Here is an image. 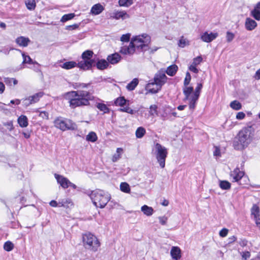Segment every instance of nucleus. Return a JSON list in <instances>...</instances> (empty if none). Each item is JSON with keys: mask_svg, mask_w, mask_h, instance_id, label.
Listing matches in <instances>:
<instances>
[{"mask_svg": "<svg viewBox=\"0 0 260 260\" xmlns=\"http://www.w3.org/2000/svg\"><path fill=\"white\" fill-rule=\"evenodd\" d=\"M151 40V37L146 33L133 36L129 45L122 47L120 52L127 55L134 53L136 49L141 51H146L148 49Z\"/></svg>", "mask_w": 260, "mask_h": 260, "instance_id": "nucleus-1", "label": "nucleus"}, {"mask_svg": "<svg viewBox=\"0 0 260 260\" xmlns=\"http://www.w3.org/2000/svg\"><path fill=\"white\" fill-rule=\"evenodd\" d=\"M255 129L252 126L243 127L239 131L233 142V146L236 150H242L252 142Z\"/></svg>", "mask_w": 260, "mask_h": 260, "instance_id": "nucleus-2", "label": "nucleus"}, {"mask_svg": "<svg viewBox=\"0 0 260 260\" xmlns=\"http://www.w3.org/2000/svg\"><path fill=\"white\" fill-rule=\"evenodd\" d=\"M70 106L72 108L88 106L90 101L94 99L92 94L87 91L79 90L69 92Z\"/></svg>", "mask_w": 260, "mask_h": 260, "instance_id": "nucleus-3", "label": "nucleus"}, {"mask_svg": "<svg viewBox=\"0 0 260 260\" xmlns=\"http://www.w3.org/2000/svg\"><path fill=\"white\" fill-rule=\"evenodd\" d=\"M90 198L96 207L103 208L107 204L111 197L107 192L101 190H96L91 192Z\"/></svg>", "mask_w": 260, "mask_h": 260, "instance_id": "nucleus-4", "label": "nucleus"}, {"mask_svg": "<svg viewBox=\"0 0 260 260\" xmlns=\"http://www.w3.org/2000/svg\"><path fill=\"white\" fill-rule=\"evenodd\" d=\"M82 242L85 249L94 252L98 251L101 245L97 237L90 233L83 234Z\"/></svg>", "mask_w": 260, "mask_h": 260, "instance_id": "nucleus-5", "label": "nucleus"}, {"mask_svg": "<svg viewBox=\"0 0 260 260\" xmlns=\"http://www.w3.org/2000/svg\"><path fill=\"white\" fill-rule=\"evenodd\" d=\"M167 80V77L165 74V70L160 69L154 75L153 81L154 84H156L155 89L150 88L152 84H147L146 86V90L148 92L151 93H156L159 91L163 85H164Z\"/></svg>", "mask_w": 260, "mask_h": 260, "instance_id": "nucleus-6", "label": "nucleus"}, {"mask_svg": "<svg viewBox=\"0 0 260 260\" xmlns=\"http://www.w3.org/2000/svg\"><path fill=\"white\" fill-rule=\"evenodd\" d=\"M152 151L160 167L164 168L165 167L166 159L168 155L167 149L157 143L155 144Z\"/></svg>", "mask_w": 260, "mask_h": 260, "instance_id": "nucleus-7", "label": "nucleus"}, {"mask_svg": "<svg viewBox=\"0 0 260 260\" xmlns=\"http://www.w3.org/2000/svg\"><path fill=\"white\" fill-rule=\"evenodd\" d=\"M183 93L185 95V100L189 101V108L190 110H193L196 107V105L198 99H194L193 94L194 92L193 91V87H183Z\"/></svg>", "mask_w": 260, "mask_h": 260, "instance_id": "nucleus-8", "label": "nucleus"}, {"mask_svg": "<svg viewBox=\"0 0 260 260\" xmlns=\"http://www.w3.org/2000/svg\"><path fill=\"white\" fill-rule=\"evenodd\" d=\"M109 18L116 20L124 21L130 18V15L124 10H115L109 14Z\"/></svg>", "mask_w": 260, "mask_h": 260, "instance_id": "nucleus-9", "label": "nucleus"}, {"mask_svg": "<svg viewBox=\"0 0 260 260\" xmlns=\"http://www.w3.org/2000/svg\"><path fill=\"white\" fill-rule=\"evenodd\" d=\"M218 36V33L217 32L205 31L201 35V39L202 41L206 43H210L215 40Z\"/></svg>", "mask_w": 260, "mask_h": 260, "instance_id": "nucleus-10", "label": "nucleus"}, {"mask_svg": "<svg viewBox=\"0 0 260 260\" xmlns=\"http://www.w3.org/2000/svg\"><path fill=\"white\" fill-rule=\"evenodd\" d=\"M230 177L233 182H239L244 175V172L237 168L230 173Z\"/></svg>", "mask_w": 260, "mask_h": 260, "instance_id": "nucleus-11", "label": "nucleus"}, {"mask_svg": "<svg viewBox=\"0 0 260 260\" xmlns=\"http://www.w3.org/2000/svg\"><path fill=\"white\" fill-rule=\"evenodd\" d=\"M203 60V58L201 56H197L193 59L191 64L189 67V70L193 73H198L199 70L196 67L200 64Z\"/></svg>", "mask_w": 260, "mask_h": 260, "instance_id": "nucleus-12", "label": "nucleus"}, {"mask_svg": "<svg viewBox=\"0 0 260 260\" xmlns=\"http://www.w3.org/2000/svg\"><path fill=\"white\" fill-rule=\"evenodd\" d=\"M94 63V61L93 59H83L79 62L78 66L80 69L86 70L91 68Z\"/></svg>", "mask_w": 260, "mask_h": 260, "instance_id": "nucleus-13", "label": "nucleus"}, {"mask_svg": "<svg viewBox=\"0 0 260 260\" xmlns=\"http://www.w3.org/2000/svg\"><path fill=\"white\" fill-rule=\"evenodd\" d=\"M257 25L256 22L250 18H247L245 22V28L249 31L254 29Z\"/></svg>", "mask_w": 260, "mask_h": 260, "instance_id": "nucleus-14", "label": "nucleus"}, {"mask_svg": "<svg viewBox=\"0 0 260 260\" xmlns=\"http://www.w3.org/2000/svg\"><path fill=\"white\" fill-rule=\"evenodd\" d=\"M250 15L255 20H260V1L255 5L253 9L250 12Z\"/></svg>", "mask_w": 260, "mask_h": 260, "instance_id": "nucleus-15", "label": "nucleus"}, {"mask_svg": "<svg viewBox=\"0 0 260 260\" xmlns=\"http://www.w3.org/2000/svg\"><path fill=\"white\" fill-rule=\"evenodd\" d=\"M16 43L19 46L25 47L28 46L30 41L28 38H26L23 36L18 37L16 39Z\"/></svg>", "mask_w": 260, "mask_h": 260, "instance_id": "nucleus-16", "label": "nucleus"}, {"mask_svg": "<svg viewBox=\"0 0 260 260\" xmlns=\"http://www.w3.org/2000/svg\"><path fill=\"white\" fill-rule=\"evenodd\" d=\"M171 255L175 260H178L180 258L181 255V250L178 247L173 246L171 250Z\"/></svg>", "mask_w": 260, "mask_h": 260, "instance_id": "nucleus-17", "label": "nucleus"}, {"mask_svg": "<svg viewBox=\"0 0 260 260\" xmlns=\"http://www.w3.org/2000/svg\"><path fill=\"white\" fill-rule=\"evenodd\" d=\"M104 10V7L101 4H97L93 5L90 10L92 15H96L101 13Z\"/></svg>", "mask_w": 260, "mask_h": 260, "instance_id": "nucleus-18", "label": "nucleus"}, {"mask_svg": "<svg viewBox=\"0 0 260 260\" xmlns=\"http://www.w3.org/2000/svg\"><path fill=\"white\" fill-rule=\"evenodd\" d=\"M107 59L109 63L114 64L120 60L121 56L118 53H116L109 55Z\"/></svg>", "mask_w": 260, "mask_h": 260, "instance_id": "nucleus-19", "label": "nucleus"}, {"mask_svg": "<svg viewBox=\"0 0 260 260\" xmlns=\"http://www.w3.org/2000/svg\"><path fill=\"white\" fill-rule=\"evenodd\" d=\"M18 123L21 127H26L28 124V119L26 116L22 115L17 119Z\"/></svg>", "mask_w": 260, "mask_h": 260, "instance_id": "nucleus-20", "label": "nucleus"}, {"mask_svg": "<svg viewBox=\"0 0 260 260\" xmlns=\"http://www.w3.org/2000/svg\"><path fill=\"white\" fill-rule=\"evenodd\" d=\"M42 92H39L35 94L32 96H30L28 97V100H29V103H27V105H31L32 104L35 103L39 101L40 98L43 96Z\"/></svg>", "mask_w": 260, "mask_h": 260, "instance_id": "nucleus-21", "label": "nucleus"}, {"mask_svg": "<svg viewBox=\"0 0 260 260\" xmlns=\"http://www.w3.org/2000/svg\"><path fill=\"white\" fill-rule=\"evenodd\" d=\"M56 127L64 131L65 129V121L63 118H57L54 121Z\"/></svg>", "mask_w": 260, "mask_h": 260, "instance_id": "nucleus-22", "label": "nucleus"}, {"mask_svg": "<svg viewBox=\"0 0 260 260\" xmlns=\"http://www.w3.org/2000/svg\"><path fill=\"white\" fill-rule=\"evenodd\" d=\"M141 211L143 213L147 216H151L154 212L153 209L149 207L147 205H144L141 207Z\"/></svg>", "mask_w": 260, "mask_h": 260, "instance_id": "nucleus-23", "label": "nucleus"}, {"mask_svg": "<svg viewBox=\"0 0 260 260\" xmlns=\"http://www.w3.org/2000/svg\"><path fill=\"white\" fill-rule=\"evenodd\" d=\"M177 69L178 67L176 65H171L165 71V74L167 73L168 75L173 76L176 74Z\"/></svg>", "mask_w": 260, "mask_h": 260, "instance_id": "nucleus-24", "label": "nucleus"}, {"mask_svg": "<svg viewBox=\"0 0 260 260\" xmlns=\"http://www.w3.org/2000/svg\"><path fill=\"white\" fill-rule=\"evenodd\" d=\"M139 83L137 78H134L130 83L126 85V89L129 91L133 90Z\"/></svg>", "mask_w": 260, "mask_h": 260, "instance_id": "nucleus-25", "label": "nucleus"}, {"mask_svg": "<svg viewBox=\"0 0 260 260\" xmlns=\"http://www.w3.org/2000/svg\"><path fill=\"white\" fill-rule=\"evenodd\" d=\"M188 45H189V41L184 36H181L178 41V46L180 48H184Z\"/></svg>", "mask_w": 260, "mask_h": 260, "instance_id": "nucleus-26", "label": "nucleus"}, {"mask_svg": "<svg viewBox=\"0 0 260 260\" xmlns=\"http://www.w3.org/2000/svg\"><path fill=\"white\" fill-rule=\"evenodd\" d=\"M123 149L122 148H117L116 149V153L114 154L112 158L113 162H116L121 158V155L123 153Z\"/></svg>", "mask_w": 260, "mask_h": 260, "instance_id": "nucleus-27", "label": "nucleus"}, {"mask_svg": "<svg viewBox=\"0 0 260 260\" xmlns=\"http://www.w3.org/2000/svg\"><path fill=\"white\" fill-rule=\"evenodd\" d=\"M109 65V62L105 59H101L96 63L97 68L99 70H104L106 69Z\"/></svg>", "mask_w": 260, "mask_h": 260, "instance_id": "nucleus-28", "label": "nucleus"}, {"mask_svg": "<svg viewBox=\"0 0 260 260\" xmlns=\"http://www.w3.org/2000/svg\"><path fill=\"white\" fill-rule=\"evenodd\" d=\"M202 87L203 84L202 83H198L197 84V86L195 88L194 91H193L194 92V94H193L194 99H199Z\"/></svg>", "mask_w": 260, "mask_h": 260, "instance_id": "nucleus-29", "label": "nucleus"}, {"mask_svg": "<svg viewBox=\"0 0 260 260\" xmlns=\"http://www.w3.org/2000/svg\"><path fill=\"white\" fill-rule=\"evenodd\" d=\"M98 139V137L96 134L93 132H90L89 134L86 136V140L87 141L94 142Z\"/></svg>", "mask_w": 260, "mask_h": 260, "instance_id": "nucleus-30", "label": "nucleus"}, {"mask_svg": "<svg viewBox=\"0 0 260 260\" xmlns=\"http://www.w3.org/2000/svg\"><path fill=\"white\" fill-rule=\"evenodd\" d=\"M230 106L232 109L235 110H239L242 109L241 104L237 100L232 101Z\"/></svg>", "mask_w": 260, "mask_h": 260, "instance_id": "nucleus-31", "label": "nucleus"}, {"mask_svg": "<svg viewBox=\"0 0 260 260\" xmlns=\"http://www.w3.org/2000/svg\"><path fill=\"white\" fill-rule=\"evenodd\" d=\"M22 56L23 57V61L22 64L24 66L25 64H33L34 62L31 59L29 56L26 55L24 53L22 52Z\"/></svg>", "mask_w": 260, "mask_h": 260, "instance_id": "nucleus-32", "label": "nucleus"}, {"mask_svg": "<svg viewBox=\"0 0 260 260\" xmlns=\"http://www.w3.org/2000/svg\"><path fill=\"white\" fill-rule=\"evenodd\" d=\"M96 108L100 110L101 111L103 112L104 113H109V109L107 107V106L103 103H97L96 105Z\"/></svg>", "mask_w": 260, "mask_h": 260, "instance_id": "nucleus-33", "label": "nucleus"}, {"mask_svg": "<svg viewBox=\"0 0 260 260\" xmlns=\"http://www.w3.org/2000/svg\"><path fill=\"white\" fill-rule=\"evenodd\" d=\"M251 215L254 216V218L259 216V208L256 204L253 205L251 209Z\"/></svg>", "mask_w": 260, "mask_h": 260, "instance_id": "nucleus-34", "label": "nucleus"}, {"mask_svg": "<svg viewBox=\"0 0 260 260\" xmlns=\"http://www.w3.org/2000/svg\"><path fill=\"white\" fill-rule=\"evenodd\" d=\"M120 189L121 191L125 193H129L131 189L129 185L126 182H122L120 185Z\"/></svg>", "mask_w": 260, "mask_h": 260, "instance_id": "nucleus-35", "label": "nucleus"}, {"mask_svg": "<svg viewBox=\"0 0 260 260\" xmlns=\"http://www.w3.org/2000/svg\"><path fill=\"white\" fill-rule=\"evenodd\" d=\"M118 4L120 7H128L133 4V0H119Z\"/></svg>", "mask_w": 260, "mask_h": 260, "instance_id": "nucleus-36", "label": "nucleus"}, {"mask_svg": "<svg viewBox=\"0 0 260 260\" xmlns=\"http://www.w3.org/2000/svg\"><path fill=\"white\" fill-rule=\"evenodd\" d=\"M231 183L225 180L220 181L219 186L222 189L228 190L231 188Z\"/></svg>", "mask_w": 260, "mask_h": 260, "instance_id": "nucleus-37", "label": "nucleus"}, {"mask_svg": "<svg viewBox=\"0 0 260 260\" xmlns=\"http://www.w3.org/2000/svg\"><path fill=\"white\" fill-rule=\"evenodd\" d=\"M93 52L90 50H86L82 54L83 59H92L91 58L93 56Z\"/></svg>", "mask_w": 260, "mask_h": 260, "instance_id": "nucleus-38", "label": "nucleus"}, {"mask_svg": "<svg viewBox=\"0 0 260 260\" xmlns=\"http://www.w3.org/2000/svg\"><path fill=\"white\" fill-rule=\"evenodd\" d=\"M145 133L146 131L144 128L139 127L136 130V136L138 138H141L145 135Z\"/></svg>", "mask_w": 260, "mask_h": 260, "instance_id": "nucleus-39", "label": "nucleus"}, {"mask_svg": "<svg viewBox=\"0 0 260 260\" xmlns=\"http://www.w3.org/2000/svg\"><path fill=\"white\" fill-rule=\"evenodd\" d=\"M25 4L27 8L30 10L35 9L36 7L35 0H26Z\"/></svg>", "mask_w": 260, "mask_h": 260, "instance_id": "nucleus-40", "label": "nucleus"}, {"mask_svg": "<svg viewBox=\"0 0 260 260\" xmlns=\"http://www.w3.org/2000/svg\"><path fill=\"white\" fill-rule=\"evenodd\" d=\"M191 80V76L189 72H187L186 73L185 77L184 80L183 84L184 87H189L190 86H188V85L190 83Z\"/></svg>", "mask_w": 260, "mask_h": 260, "instance_id": "nucleus-41", "label": "nucleus"}, {"mask_svg": "<svg viewBox=\"0 0 260 260\" xmlns=\"http://www.w3.org/2000/svg\"><path fill=\"white\" fill-rule=\"evenodd\" d=\"M149 114L151 116H154L157 115V106L156 105H151L149 107Z\"/></svg>", "mask_w": 260, "mask_h": 260, "instance_id": "nucleus-42", "label": "nucleus"}, {"mask_svg": "<svg viewBox=\"0 0 260 260\" xmlns=\"http://www.w3.org/2000/svg\"><path fill=\"white\" fill-rule=\"evenodd\" d=\"M55 177L57 182L64 188L65 187V179L62 176L57 174H55Z\"/></svg>", "mask_w": 260, "mask_h": 260, "instance_id": "nucleus-43", "label": "nucleus"}, {"mask_svg": "<svg viewBox=\"0 0 260 260\" xmlns=\"http://www.w3.org/2000/svg\"><path fill=\"white\" fill-rule=\"evenodd\" d=\"M126 100L124 97H119L115 101V104L116 106H123L126 103Z\"/></svg>", "mask_w": 260, "mask_h": 260, "instance_id": "nucleus-44", "label": "nucleus"}, {"mask_svg": "<svg viewBox=\"0 0 260 260\" xmlns=\"http://www.w3.org/2000/svg\"><path fill=\"white\" fill-rule=\"evenodd\" d=\"M14 248V244L10 241L6 242L4 245V248L7 251H11Z\"/></svg>", "mask_w": 260, "mask_h": 260, "instance_id": "nucleus-45", "label": "nucleus"}, {"mask_svg": "<svg viewBox=\"0 0 260 260\" xmlns=\"http://www.w3.org/2000/svg\"><path fill=\"white\" fill-rule=\"evenodd\" d=\"M76 127V124L71 120H66V129H74Z\"/></svg>", "mask_w": 260, "mask_h": 260, "instance_id": "nucleus-46", "label": "nucleus"}, {"mask_svg": "<svg viewBox=\"0 0 260 260\" xmlns=\"http://www.w3.org/2000/svg\"><path fill=\"white\" fill-rule=\"evenodd\" d=\"M69 188V191L72 190L74 192L76 188V186L66 179V188Z\"/></svg>", "mask_w": 260, "mask_h": 260, "instance_id": "nucleus-47", "label": "nucleus"}, {"mask_svg": "<svg viewBox=\"0 0 260 260\" xmlns=\"http://www.w3.org/2000/svg\"><path fill=\"white\" fill-rule=\"evenodd\" d=\"M235 38V35L231 31H227L226 33V41L229 43L232 42Z\"/></svg>", "mask_w": 260, "mask_h": 260, "instance_id": "nucleus-48", "label": "nucleus"}, {"mask_svg": "<svg viewBox=\"0 0 260 260\" xmlns=\"http://www.w3.org/2000/svg\"><path fill=\"white\" fill-rule=\"evenodd\" d=\"M131 35L130 33H127L122 35L120 38V41L124 42H127L129 41Z\"/></svg>", "mask_w": 260, "mask_h": 260, "instance_id": "nucleus-49", "label": "nucleus"}, {"mask_svg": "<svg viewBox=\"0 0 260 260\" xmlns=\"http://www.w3.org/2000/svg\"><path fill=\"white\" fill-rule=\"evenodd\" d=\"M80 24V23L74 24L73 25H67V26H66V30H72L78 29L79 27Z\"/></svg>", "mask_w": 260, "mask_h": 260, "instance_id": "nucleus-50", "label": "nucleus"}, {"mask_svg": "<svg viewBox=\"0 0 260 260\" xmlns=\"http://www.w3.org/2000/svg\"><path fill=\"white\" fill-rule=\"evenodd\" d=\"M77 63L75 61H68L66 62V70L67 69H71L75 67H76Z\"/></svg>", "mask_w": 260, "mask_h": 260, "instance_id": "nucleus-51", "label": "nucleus"}, {"mask_svg": "<svg viewBox=\"0 0 260 260\" xmlns=\"http://www.w3.org/2000/svg\"><path fill=\"white\" fill-rule=\"evenodd\" d=\"M120 111L122 112H126L131 114H133L134 113V111L128 107L121 108L120 109Z\"/></svg>", "mask_w": 260, "mask_h": 260, "instance_id": "nucleus-52", "label": "nucleus"}, {"mask_svg": "<svg viewBox=\"0 0 260 260\" xmlns=\"http://www.w3.org/2000/svg\"><path fill=\"white\" fill-rule=\"evenodd\" d=\"M242 260H247L250 256V253L249 251H244L241 253Z\"/></svg>", "mask_w": 260, "mask_h": 260, "instance_id": "nucleus-53", "label": "nucleus"}, {"mask_svg": "<svg viewBox=\"0 0 260 260\" xmlns=\"http://www.w3.org/2000/svg\"><path fill=\"white\" fill-rule=\"evenodd\" d=\"M229 230L227 229L224 228L222 229L220 232H219V235L221 237H225L227 236L228 234Z\"/></svg>", "mask_w": 260, "mask_h": 260, "instance_id": "nucleus-54", "label": "nucleus"}, {"mask_svg": "<svg viewBox=\"0 0 260 260\" xmlns=\"http://www.w3.org/2000/svg\"><path fill=\"white\" fill-rule=\"evenodd\" d=\"M159 221L162 225H165L167 223L168 218L165 216L158 217Z\"/></svg>", "mask_w": 260, "mask_h": 260, "instance_id": "nucleus-55", "label": "nucleus"}, {"mask_svg": "<svg viewBox=\"0 0 260 260\" xmlns=\"http://www.w3.org/2000/svg\"><path fill=\"white\" fill-rule=\"evenodd\" d=\"M4 125L6 126L10 131H12L14 128L12 121L7 122L4 123Z\"/></svg>", "mask_w": 260, "mask_h": 260, "instance_id": "nucleus-56", "label": "nucleus"}, {"mask_svg": "<svg viewBox=\"0 0 260 260\" xmlns=\"http://www.w3.org/2000/svg\"><path fill=\"white\" fill-rule=\"evenodd\" d=\"M245 117V114L243 112H239L236 115V118L238 120H242Z\"/></svg>", "mask_w": 260, "mask_h": 260, "instance_id": "nucleus-57", "label": "nucleus"}, {"mask_svg": "<svg viewBox=\"0 0 260 260\" xmlns=\"http://www.w3.org/2000/svg\"><path fill=\"white\" fill-rule=\"evenodd\" d=\"M213 154L214 156H220V149L218 147H217V146L215 147V150L213 152Z\"/></svg>", "mask_w": 260, "mask_h": 260, "instance_id": "nucleus-58", "label": "nucleus"}, {"mask_svg": "<svg viewBox=\"0 0 260 260\" xmlns=\"http://www.w3.org/2000/svg\"><path fill=\"white\" fill-rule=\"evenodd\" d=\"M50 205L52 207H56L57 206H63V204H61V203H59L58 204L57 203V202L55 201H51L50 202Z\"/></svg>", "mask_w": 260, "mask_h": 260, "instance_id": "nucleus-59", "label": "nucleus"}, {"mask_svg": "<svg viewBox=\"0 0 260 260\" xmlns=\"http://www.w3.org/2000/svg\"><path fill=\"white\" fill-rule=\"evenodd\" d=\"M75 15L74 13H70L66 14V21L73 19L75 17Z\"/></svg>", "mask_w": 260, "mask_h": 260, "instance_id": "nucleus-60", "label": "nucleus"}, {"mask_svg": "<svg viewBox=\"0 0 260 260\" xmlns=\"http://www.w3.org/2000/svg\"><path fill=\"white\" fill-rule=\"evenodd\" d=\"M5 89V86L3 83L0 82V94H2Z\"/></svg>", "mask_w": 260, "mask_h": 260, "instance_id": "nucleus-61", "label": "nucleus"}, {"mask_svg": "<svg viewBox=\"0 0 260 260\" xmlns=\"http://www.w3.org/2000/svg\"><path fill=\"white\" fill-rule=\"evenodd\" d=\"M254 78L256 80L260 79V69H258L255 73Z\"/></svg>", "mask_w": 260, "mask_h": 260, "instance_id": "nucleus-62", "label": "nucleus"}, {"mask_svg": "<svg viewBox=\"0 0 260 260\" xmlns=\"http://www.w3.org/2000/svg\"><path fill=\"white\" fill-rule=\"evenodd\" d=\"M158 49V48L157 47H153L150 48V47H149V46L148 49H147V50H149L150 52H151V53H153L154 52L157 50Z\"/></svg>", "mask_w": 260, "mask_h": 260, "instance_id": "nucleus-63", "label": "nucleus"}, {"mask_svg": "<svg viewBox=\"0 0 260 260\" xmlns=\"http://www.w3.org/2000/svg\"><path fill=\"white\" fill-rule=\"evenodd\" d=\"M255 223L256 225L260 229V218L259 217L254 218Z\"/></svg>", "mask_w": 260, "mask_h": 260, "instance_id": "nucleus-64", "label": "nucleus"}]
</instances>
